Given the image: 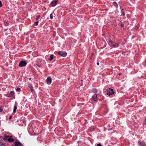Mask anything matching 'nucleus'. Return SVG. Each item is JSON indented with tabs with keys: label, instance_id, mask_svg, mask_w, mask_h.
Listing matches in <instances>:
<instances>
[{
	"label": "nucleus",
	"instance_id": "1",
	"mask_svg": "<svg viewBox=\"0 0 146 146\" xmlns=\"http://www.w3.org/2000/svg\"><path fill=\"white\" fill-rule=\"evenodd\" d=\"M114 93L113 90L109 88L107 90V94L108 95L110 96L111 95L113 94Z\"/></svg>",
	"mask_w": 146,
	"mask_h": 146
},
{
	"label": "nucleus",
	"instance_id": "2",
	"mask_svg": "<svg viewBox=\"0 0 146 146\" xmlns=\"http://www.w3.org/2000/svg\"><path fill=\"white\" fill-rule=\"evenodd\" d=\"M27 65V62L25 61H22L20 62L19 66L20 67L24 66Z\"/></svg>",
	"mask_w": 146,
	"mask_h": 146
},
{
	"label": "nucleus",
	"instance_id": "3",
	"mask_svg": "<svg viewBox=\"0 0 146 146\" xmlns=\"http://www.w3.org/2000/svg\"><path fill=\"white\" fill-rule=\"evenodd\" d=\"M52 81V79L51 77H48L46 80L47 84H50L51 83Z\"/></svg>",
	"mask_w": 146,
	"mask_h": 146
},
{
	"label": "nucleus",
	"instance_id": "4",
	"mask_svg": "<svg viewBox=\"0 0 146 146\" xmlns=\"http://www.w3.org/2000/svg\"><path fill=\"white\" fill-rule=\"evenodd\" d=\"M59 55L63 57H65L67 55V53L66 52H63L61 51H59L58 52Z\"/></svg>",
	"mask_w": 146,
	"mask_h": 146
},
{
	"label": "nucleus",
	"instance_id": "5",
	"mask_svg": "<svg viewBox=\"0 0 146 146\" xmlns=\"http://www.w3.org/2000/svg\"><path fill=\"white\" fill-rule=\"evenodd\" d=\"M58 1V0H54L52 1L50 3L51 5L52 6H54L56 5L57 2Z\"/></svg>",
	"mask_w": 146,
	"mask_h": 146
},
{
	"label": "nucleus",
	"instance_id": "6",
	"mask_svg": "<svg viewBox=\"0 0 146 146\" xmlns=\"http://www.w3.org/2000/svg\"><path fill=\"white\" fill-rule=\"evenodd\" d=\"M97 94H95L94 95H93L92 96V99L94 101H97L98 100V98L97 97Z\"/></svg>",
	"mask_w": 146,
	"mask_h": 146
},
{
	"label": "nucleus",
	"instance_id": "7",
	"mask_svg": "<svg viewBox=\"0 0 146 146\" xmlns=\"http://www.w3.org/2000/svg\"><path fill=\"white\" fill-rule=\"evenodd\" d=\"M15 143L16 146H21V143L19 141L16 142Z\"/></svg>",
	"mask_w": 146,
	"mask_h": 146
},
{
	"label": "nucleus",
	"instance_id": "8",
	"mask_svg": "<svg viewBox=\"0 0 146 146\" xmlns=\"http://www.w3.org/2000/svg\"><path fill=\"white\" fill-rule=\"evenodd\" d=\"M139 146H145V144L143 142L139 141Z\"/></svg>",
	"mask_w": 146,
	"mask_h": 146
},
{
	"label": "nucleus",
	"instance_id": "9",
	"mask_svg": "<svg viewBox=\"0 0 146 146\" xmlns=\"http://www.w3.org/2000/svg\"><path fill=\"white\" fill-rule=\"evenodd\" d=\"M29 88L31 90V91L32 92H33L34 91L33 90V87L31 85H30L29 86Z\"/></svg>",
	"mask_w": 146,
	"mask_h": 146
},
{
	"label": "nucleus",
	"instance_id": "10",
	"mask_svg": "<svg viewBox=\"0 0 146 146\" xmlns=\"http://www.w3.org/2000/svg\"><path fill=\"white\" fill-rule=\"evenodd\" d=\"M8 141L10 142H13L14 140L13 139L11 138H9L8 139Z\"/></svg>",
	"mask_w": 146,
	"mask_h": 146
},
{
	"label": "nucleus",
	"instance_id": "11",
	"mask_svg": "<svg viewBox=\"0 0 146 146\" xmlns=\"http://www.w3.org/2000/svg\"><path fill=\"white\" fill-rule=\"evenodd\" d=\"M92 91L94 93L96 94L98 90L94 88L93 89Z\"/></svg>",
	"mask_w": 146,
	"mask_h": 146
},
{
	"label": "nucleus",
	"instance_id": "12",
	"mask_svg": "<svg viewBox=\"0 0 146 146\" xmlns=\"http://www.w3.org/2000/svg\"><path fill=\"white\" fill-rule=\"evenodd\" d=\"M10 95L12 96H14V92L13 91H12L10 93Z\"/></svg>",
	"mask_w": 146,
	"mask_h": 146
},
{
	"label": "nucleus",
	"instance_id": "13",
	"mask_svg": "<svg viewBox=\"0 0 146 146\" xmlns=\"http://www.w3.org/2000/svg\"><path fill=\"white\" fill-rule=\"evenodd\" d=\"M17 108V106L16 105H15L14 106V110H13V112H16Z\"/></svg>",
	"mask_w": 146,
	"mask_h": 146
},
{
	"label": "nucleus",
	"instance_id": "14",
	"mask_svg": "<svg viewBox=\"0 0 146 146\" xmlns=\"http://www.w3.org/2000/svg\"><path fill=\"white\" fill-rule=\"evenodd\" d=\"M53 55H51L50 57V58L49 59V60L50 61H51L53 59Z\"/></svg>",
	"mask_w": 146,
	"mask_h": 146
},
{
	"label": "nucleus",
	"instance_id": "15",
	"mask_svg": "<svg viewBox=\"0 0 146 146\" xmlns=\"http://www.w3.org/2000/svg\"><path fill=\"white\" fill-rule=\"evenodd\" d=\"M50 18L51 19H53V15L52 14H51L50 15Z\"/></svg>",
	"mask_w": 146,
	"mask_h": 146
},
{
	"label": "nucleus",
	"instance_id": "16",
	"mask_svg": "<svg viewBox=\"0 0 146 146\" xmlns=\"http://www.w3.org/2000/svg\"><path fill=\"white\" fill-rule=\"evenodd\" d=\"M113 4L115 5V6H116V7L117 6V4L115 2H113Z\"/></svg>",
	"mask_w": 146,
	"mask_h": 146
},
{
	"label": "nucleus",
	"instance_id": "17",
	"mask_svg": "<svg viewBox=\"0 0 146 146\" xmlns=\"http://www.w3.org/2000/svg\"><path fill=\"white\" fill-rule=\"evenodd\" d=\"M16 90L17 91H20V88H17L16 89Z\"/></svg>",
	"mask_w": 146,
	"mask_h": 146
},
{
	"label": "nucleus",
	"instance_id": "18",
	"mask_svg": "<svg viewBox=\"0 0 146 146\" xmlns=\"http://www.w3.org/2000/svg\"><path fill=\"white\" fill-rule=\"evenodd\" d=\"M40 16H37L36 18V20H38L40 18Z\"/></svg>",
	"mask_w": 146,
	"mask_h": 146
},
{
	"label": "nucleus",
	"instance_id": "19",
	"mask_svg": "<svg viewBox=\"0 0 146 146\" xmlns=\"http://www.w3.org/2000/svg\"><path fill=\"white\" fill-rule=\"evenodd\" d=\"M3 110V109L2 108V107H0V112L2 111Z\"/></svg>",
	"mask_w": 146,
	"mask_h": 146
},
{
	"label": "nucleus",
	"instance_id": "20",
	"mask_svg": "<svg viewBox=\"0 0 146 146\" xmlns=\"http://www.w3.org/2000/svg\"><path fill=\"white\" fill-rule=\"evenodd\" d=\"M5 139H7L9 137L8 136H5Z\"/></svg>",
	"mask_w": 146,
	"mask_h": 146
},
{
	"label": "nucleus",
	"instance_id": "21",
	"mask_svg": "<svg viewBox=\"0 0 146 146\" xmlns=\"http://www.w3.org/2000/svg\"><path fill=\"white\" fill-rule=\"evenodd\" d=\"M38 21H36V22L35 23V25H38Z\"/></svg>",
	"mask_w": 146,
	"mask_h": 146
},
{
	"label": "nucleus",
	"instance_id": "22",
	"mask_svg": "<svg viewBox=\"0 0 146 146\" xmlns=\"http://www.w3.org/2000/svg\"><path fill=\"white\" fill-rule=\"evenodd\" d=\"M2 6V5L1 2L0 1V7H1Z\"/></svg>",
	"mask_w": 146,
	"mask_h": 146
},
{
	"label": "nucleus",
	"instance_id": "23",
	"mask_svg": "<svg viewBox=\"0 0 146 146\" xmlns=\"http://www.w3.org/2000/svg\"><path fill=\"white\" fill-rule=\"evenodd\" d=\"M97 146H102V145L100 144L99 143L97 145Z\"/></svg>",
	"mask_w": 146,
	"mask_h": 146
},
{
	"label": "nucleus",
	"instance_id": "24",
	"mask_svg": "<svg viewBox=\"0 0 146 146\" xmlns=\"http://www.w3.org/2000/svg\"><path fill=\"white\" fill-rule=\"evenodd\" d=\"M122 14L124 16L125 15V13L124 12H122Z\"/></svg>",
	"mask_w": 146,
	"mask_h": 146
},
{
	"label": "nucleus",
	"instance_id": "25",
	"mask_svg": "<svg viewBox=\"0 0 146 146\" xmlns=\"http://www.w3.org/2000/svg\"><path fill=\"white\" fill-rule=\"evenodd\" d=\"M112 46H113V47H117L116 46L114 45V44H112Z\"/></svg>",
	"mask_w": 146,
	"mask_h": 146
},
{
	"label": "nucleus",
	"instance_id": "26",
	"mask_svg": "<svg viewBox=\"0 0 146 146\" xmlns=\"http://www.w3.org/2000/svg\"><path fill=\"white\" fill-rule=\"evenodd\" d=\"M12 117V116H11L10 117H9V119H11V118Z\"/></svg>",
	"mask_w": 146,
	"mask_h": 146
},
{
	"label": "nucleus",
	"instance_id": "27",
	"mask_svg": "<svg viewBox=\"0 0 146 146\" xmlns=\"http://www.w3.org/2000/svg\"><path fill=\"white\" fill-rule=\"evenodd\" d=\"M119 45V43H117V46H117V47Z\"/></svg>",
	"mask_w": 146,
	"mask_h": 146
},
{
	"label": "nucleus",
	"instance_id": "28",
	"mask_svg": "<svg viewBox=\"0 0 146 146\" xmlns=\"http://www.w3.org/2000/svg\"><path fill=\"white\" fill-rule=\"evenodd\" d=\"M97 65H99V62H97Z\"/></svg>",
	"mask_w": 146,
	"mask_h": 146
},
{
	"label": "nucleus",
	"instance_id": "29",
	"mask_svg": "<svg viewBox=\"0 0 146 146\" xmlns=\"http://www.w3.org/2000/svg\"><path fill=\"white\" fill-rule=\"evenodd\" d=\"M121 73H119V76L121 75Z\"/></svg>",
	"mask_w": 146,
	"mask_h": 146
},
{
	"label": "nucleus",
	"instance_id": "30",
	"mask_svg": "<svg viewBox=\"0 0 146 146\" xmlns=\"http://www.w3.org/2000/svg\"><path fill=\"white\" fill-rule=\"evenodd\" d=\"M121 25H122V27H123L124 26L123 25V24H122Z\"/></svg>",
	"mask_w": 146,
	"mask_h": 146
},
{
	"label": "nucleus",
	"instance_id": "31",
	"mask_svg": "<svg viewBox=\"0 0 146 146\" xmlns=\"http://www.w3.org/2000/svg\"><path fill=\"white\" fill-rule=\"evenodd\" d=\"M29 80H31V78H30L29 79Z\"/></svg>",
	"mask_w": 146,
	"mask_h": 146
},
{
	"label": "nucleus",
	"instance_id": "32",
	"mask_svg": "<svg viewBox=\"0 0 146 146\" xmlns=\"http://www.w3.org/2000/svg\"><path fill=\"white\" fill-rule=\"evenodd\" d=\"M110 42L112 43V42L111 41H110Z\"/></svg>",
	"mask_w": 146,
	"mask_h": 146
},
{
	"label": "nucleus",
	"instance_id": "33",
	"mask_svg": "<svg viewBox=\"0 0 146 146\" xmlns=\"http://www.w3.org/2000/svg\"><path fill=\"white\" fill-rule=\"evenodd\" d=\"M145 121H146V119H145Z\"/></svg>",
	"mask_w": 146,
	"mask_h": 146
}]
</instances>
